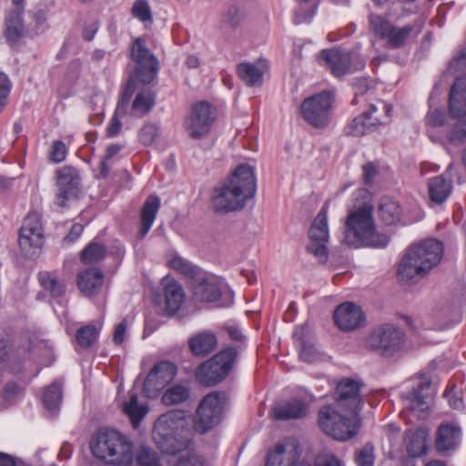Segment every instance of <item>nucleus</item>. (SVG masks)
I'll list each match as a JSON object with an SVG mask.
<instances>
[{
	"label": "nucleus",
	"instance_id": "nucleus-1",
	"mask_svg": "<svg viewBox=\"0 0 466 466\" xmlns=\"http://www.w3.org/2000/svg\"><path fill=\"white\" fill-rule=\"evenodd\" d=\"M130 59L135 66L128 74L127 81L120 91L116 109L106 127V137L109 138L119 135L122 123L120 117L128 115L130 100L137 84L149 85L158 75L160 68L157 57L147 47L143 37H137L130 46Z\"/></svg>",
	"mask_w": 466,
	"mask_h": 466
},
{
	"label": "nucleus",
	"instance_id": "nucleus-2",
	"mask_svg": "<svg viewBox=\"0 0 466 466\" xmlns=\"http://www.w3.org/2000/svg\"><path fill=\"white\" fill-rule=\"evenodd\" d=\"M256 192L255 167L239 164L230 177L214 188L211 202L216 213L227 214L243 209Z\"/></svg>",
	"mask_w": 466,
	"mask_h": 466
},
{
	"label": "nucleus",
	"instance_id": "nucleus-3",
	"mask_svg": "<svg viewBox=\"0 0 466 466\" xmlns=\"http://www.w3.org/2000/svg\"><path fill=\"white\" fill-rule=\"evenodd\" d=\"M152 435L158 449L166 454L176 455L193 444V431L181 411L162 414L155 422Z\"/></svg>",
	"mask_w": 466,
	"mask_h": 466
},
{
	"label": "nucleus",
	"instance_id": "nucleus-4",
	"mask_svg": "<svg viewBox=\"0 0 466 466\" xmlns=\"http://www.w3.org/2000/svg\"><path fill=\"white\" fill-rule=\"evenodd\" d=\"M443 253L442 242L435 238L410 246L398 268L399 279L404 282L422 278L441 262Z\"/></svg>",
	"mask_w": 466,
	"mask_h": 466
},
{
	"label": "nucleus",
	"instance_id": "nucleus-5",
	"mask_svg": "<svg viewBox=\"0 0 466 466\" xmlns=\"http://www.w3.org/2000/svg\"><path fill=\"white\" fill-rule=\"evenodd\" d=\"M372 208L361 206L349 213L344 224L343 242L353 248L370 247L383 248L390 237L376 230Z\"/></svg>",
	"mask_w": 466,
	"mask_h": 466
},
{
	"label": "nucleus",
	"instance_id": "nucleus-6",
	"mask_svg": "<svg viewBox=\"0 0 466 466\" xmlns=\"http://www.w3.org/2000/svg\"><path fill=\"white\" fill-rule=\"evenodd\" d=\"M95 457L108 464L129 465L133 461V444L115 430H99L90 442Z\"/></svg>",
	"mask_w": 466,
	"mask_h": 466
},
{
	"label": "nucleus",
	"instance_id": "nucleus-7",
	"mask_svg": "<svg viewBox=\"0 0 466 466\" xmlns=\"http://www.w3.org/2000/svg\"><path fill=\"white\" fill-rule=\"evenodd\" d=\"M190 289L195 300L215 302L220 308L230 307L234 303V292L227 284L201 271L191 282Z\"/></svg>",
	"mask_w": 466,
	"mask_h": 466
},
{
	"label": "nucleus",
	"instance_id": "nucleus-8",
	"mask_svg": "<svg viewBox=\"0 0 466 466\" xmlns=\"http://www.w3.org/2000/svg\"><path fill=\"white\" fill-rule=\"evenodd\" d=\"M238 355L236 347L225 348L198 367L196 370L198 380L208 387L221 382L231 371Z\"/></svg>",
	"mask_w": 466,
	"mask_h": 466
},
{
	"label": "nucleus",
	"instance_id": "nucleus-9",
	"mask_svg": "<svg viewBox=\"0 0 466 466\" xmlns=\"http://www.w3.org/2000/svg\"><path fill=\"white\" fill-rule=\"evenodd\" d=\"M228 395L225 391H212L207 394L199 402L194 416V430L205 434L222 419L225 407L228 403Z\"/></svg>",
	"mask_w": 466,
	"mask_h": 466
},
{
	"label": "nucleus",
	"instance_id": "nucleus-10",
	"mask_svg": "<svg viewBox=\"0 0 466 466\" xmlns=\"http://www.w3.org/2000/svg\"><path fill=\"white\" fill-rule=\"evenodd\" d=\"M341 414L331 406L322 408L319 412V424L321 430L332 439L344 441L354 437L358 432V415L344 411Z\"/></svg>",
	"mask_w": 466,
	"mask_h": 466
},
{
	"label": "nucleus",
	"instance_id": "nucleus-11",
	"mask_svg": "<svg viewBox=\"0 0 466 466\" xmlns=\"http://www.w3.org/2000/svg\"><path fill=\"white\" fill-rule=\"evenodd\" d=\"M392 106L384 101L370 104L368 110L354 117L344 128L346 136L364 137L386 124L391 117Z\"/></svg>",
	"mask_w": 466,
	"mask_h": 466
},
{
	"label": "nucleus",
	"instance_id": "nucleus-12",
	"mask_svg": "<svg viewBox=\"0 0 466 466\" xmlns=\"http://www.w3.org/2000/svg\"><path fill=\"white\" fill-rule=\"evenodd\" d=\"M406 339L399 327L385 323L375 328L367 337V347L383 357H391L400 351Z\"/></svg>",
	"mask_w": 466,
	"mask_h": 466
},
{
	"label": "nucleus",
	"instance_id": "nucleus-13",
	"mask_svg": "<svg viewBox=\"0 0 466 466\" xmlns=\"http://www.w3.org/2000/svg\"><path fill=\"white\" fill-rule=\"evenodd\" d=\"M334 94L323 90L305 98L300 105V114L304 120L315 128L326 127L331 116Z\"/></svg>",
	"mask_w": 466,
	"mask_h": 466
},
{
	"label": "nucleus",
	"instance_id": "nucleus-14",
	"mask_svg": "<svg viewBox=\"0 0 466 466\" xmlns=\"http://www.w3.org/2000/svg\"><path fill=\"white\" fill-rule=\"evenodd\" d=\"M44 243V229L38 213H29L19 230L18 244L22 253L28 258H35Z\"/></svg>",
	"mask_w": 466,
	"mask_h": 466
},
{
	"label": "nucleus",
	"instance_id": "nucleus-15",
	"mask_svg": "<svg viewBox=\"0 0 466 466\" xmlns=\"http://www.w3.org/2000/svg\"><path fill=\"white\" fill-rule=\"evenodd\" d=\"M300 453L295 446L292 451H287L283 443H277L274 450L267 455L265 466H311L308 462L299 461ZM314 466H344L343 462L335 455H327L321 461H316Z\"/></svg>",
	"mask_w": 466,
	"mask_h": 466
},
{
	"label": "nucleus",
	"instance_id": "nucleus-16",
	"mask_svg": "<svg viewBox=\"0 0 466 466\" xmlns=\"http://www.w3.org/2000/svg\"><path fill=\"white\" fill-rule=\"evenodd\" d=\"M329 237L327 210L322 208L309 229V243L306 247L308 253L316 257L320 263H325L328 260Z\"/></svg>",
	"mask_w": 466,
	"mask_h": 466
},
{
	"label": "nucleus",
	"instance_id": "nucleus-17",
	"mask_svg": "<svg viewBox=\"0 0 466 466\" xmlns=\"http://www.w3.org/2000/svg\"><path fill=\"white\" fill-rule=\"evenodd\" d=\"M215 119L216 109L208 101H200L192 106L185 125L192 138L200 139L209 133Z\"/></svg>",
	"mask_w": 466,
	"mask_h": 466
},
{
	"label": "nucleus",
	"instance_id": "nucleus-18",
	"mask_svg": "<svg viewBox=\"0 0 466 466\" xmlns=\"http://www.w3.org/2000/svg\"><path fill=\"white\" fill-rule=\"evenodd\" d=\"M81 177L79 170L72 166H65L56 171V201L59 207H66L67 202L77 198L80 192Z\"/></svg>",
	"mask_w": 466,
	"mask_h": 466
},
{
	"label": "nucleus",
	"instance_id": "nucleus-19",
	"mask_svg": "<svg viewBox=\"0 0 466 466\" xmlns=\"http://www.w3.org/2000/svg\"><path fill=\"white\" fill-rule=\"evenodd\" d=\"M361 386L360 381L350 378H344L339 381L336 387L338 405L342 408L343 411L359 415L363 406L360 394Z\"/></svg>",
	"mask_w": 466,
	"mask_h": 466
},
{
	"label": "nucleus",
	"instance_id": "nucleus-20",
	"mask_svg": "<svg viewBox=\"0 0 466 466\" xmlns=\"http://www.w3.org/2000/svg\"><path fill=\"white\" fill-rule=\"evenodd\" d=\"M177 367L170 361H161L153 366L143 384L144 393L156 397L176 376Z\"/></svg>",
	"mask_w": 466,
	"mask_h": 466
},
{
	"label": "nucleus",
	"instance_id": "nucleus-21",
	"mask_svg": "<svg viewBox=\"0 0 466 466\" xmlns=\"http://www.w3.org/2000/svg\"><path fill=\"white\" fill-rule=\"evenodd\" d=\"M319 58L337 77L364 67V63L359 61V66L353 68L351 52L341 47L323 49L319 53Z\"/></svg>",
	"mask_w": 466,
	"mask_h": 466
},
{
	"label": "nucleus",
	"instance_id": "nucleus-22",
	"mask_svg": "<svg viewBox=\"0 0 466 466\" xmlns=\"http://www.w3.org/2000/svg\"><path fill=\"white\" fill-rule=\"evenodd\" d=\"M335 324L344 331H351L364 325L366 317L361 308L353 302L339 304L333 314Z\"/></svg>",
	"mask_w": 466,
	"mask_h": 466
},
{
	"label": "nucleus",
	"instance_id": "nucleus-23",
	"mask_svg": "<svg viewBox=\"0 0 466 466\" xmlns=\"http://www.w3.org/2000/svg\"><path fill=\"white\" fill-rule=\"evenodd\" d=\"M461 428L454 422H443L437 430L435 449L441 455H450L461 442Z\"/></svg>",
	"mask_w": 466,
	"mask_h": 466
},
{
	"label": "nucleus",
	"instance_id": "nucleus-24",
	"mask_svg": "<svg viewBox=\"0 0 466 466\" xmlns=\"http://www.w3.org/2000/svg\"><path fill=\"white\" fill-rule=\"evenodd\" d=\"M163 296L165 315L174 317L185 302V290L182 285L173 279L163 280Z\"/></svg>",
	"mask_w": 466,
	"mask_h": 466
},
{
	"label": "nucleus",
	"instance_id": "nucleus-25",
	"mask_svg": "<svg viewBox=\"0 0 466 466\" xmlns=\"http://www.w3.org/2000/svg\"><path fill=\"white\" fill-rule=\"evenodd\" d=\"M431 381H420L416 387L403 394V399L407 401L409 408L419 417H422L430 410L429 390Z\"/></svg>",
	"mask_w": 466,
	"mask_h": 466
},
{
	"label": "nucleus",
	"instance_id": "nucleus-26",
	"mask_svg": "<svg viewBox=\"0 0 466 466\" xmlns=\"http://www.w3.org/2000/svg\"><path fill=\"white\" fill-rule=\"evenodd\" d=\"M308 404L300 399H292L272 409V414L277 420H299L306 417Z\"/></svg>",
	"mask_w": 466,
	"mask_h": 466
},
{
	"label": "nucleus",
	"instance_id": "nucleus-27",
	"mask_svg": "<svg viewBox=\"0 0 466 466\" xmlns=\"http://www.w3.org/2000/svg\"><path fill=\"white\" fill-rule=\"evenodd\" d=\"M14 5L15 8L11 10L5 17V30L6 41L11 45L15 44L24 35L25 31L22 19V15L25 10V3Z\"/></svg>",
	"mask_w": 466,
	"mask_h": 466
},
{
	"label": "nucleus",
	"instance_id": "nucleus-28",
	"mask_svg": "<svg viewBox=\"0 0 466 466\" xmlns=\"http://www.w3.org/2000/svg\"><path fill=\"white\" fill-rule=\"evenodd\" d=\"M191 353L196 357H206L217 348L216 335L208 330L193 334L187 341Z\"/></svg>",
	"mask_w": 466,
	"mask_h": 466
},
{
	"label": "nucleus",
	"instance_id": "nucleus-29",
	"mask_svg": "<svg viewBox=\"0 0 466 466\" xmlns=\"http://www.w3.org/2000/svg\"><path fill=\"white\" fill-rule=\"evenodd\" d=\"M449 113L453 118H461L466 116V85L461 78H456L451 87Z\"/></svg>",
	"mask_w": 466,
	"mask_h": 466
},
{
	"label": "nucleus",
	"instance_id": "nucleus-30",
	"mask_svg": "<svg viewBox=\"0 0 466 466\" xmlns=\"http://www.w3.org/2000/svg\"><path fill=\"white\" fill-rule=\"evenodd\" d=\"M104 282L103 271L99 268H86L77 274V287L86 296L96 294Z\"/></svg>",
	"mask_w": 466,
	"mask_h": 466
},
{
	"label": "nucleus",
	"instance_id": "nucleus-31",
	"mask_svg": "<svg viewBox=\"0 0 466 466\" xmlns=\"http://www.w3.org/2000/svg\"><path fill=\"white\" fill-rule=\"evenodd\" d=\"M160 208V198L157 196H149L140 212V229L138 237L144 238L149 232Z\"/></svg>",
	"mask_w": 466,
	"mask_h": 466
},
{
	"label": "nucleus",
	"instance_id": "nucleus-32",
	"mask_svg": "<svg viewBox=\"0 0 466 466\" xmlns=\"http://www.w3.org/2000/svg\"><path fill=\"white\" fill-rule=\"evenodd\" d=\"M430 199L436 203H443L451 192V182L444 178L443 176H437L429 180Z\"/></svg>",
	"mask_w": 466,
	"mask_h": 466
},
{
	"label": "nucleus",
	"instance_id": "nucleus-33",
	"mask_svg": "<svg viewBox=\"0 0 466 466\" xmlns=\"http://www.w3.org/2000/svg\"><path fill=\"white\" fill-rule=\"evenodd\" d=\"M156 99L157 94L155 91L150 88L143 89L136 95L131 104V109L139 116H144L153 109Z\"/></svg>",
	"mask_w": 466,
	"mask_h": 466
},
{
	"label": "nucleus",
	"instance_id": "nucleus-34",
	"mask_svg": "<svg viewBox=\"0 0 466 466\" xmlns=\"http://www.w3.org/2000/svg\"><path fill=\"white\" fill-rule=\"evenodd\" d=\"M379 213L385 224L393 225L400 220L402 209L393 198H383L379 206Z\"/></svg>",
	"mask_w": 466,
	"mask_h": 466
},
{
	"label": "nucleus",
	"instance_id": "nucleus-35",
	"mask_svg": "<svg viewBox=\"0 0 466 466\" xmlns=\"http://www.w3.org/2000/svg\"><path fill=\"white\" fill-rule=\"evenodd\" d=\"M407 452L410 457L420 458L427 453V434L421 429L410 432L407 446Z\"/></svg>",
	"mask_w": 466,
	"mask_h": 466
},
{
	"label": "nucleus",
	"instance_id": "nucleus-36",
	"mask_svg": "<svg viewBox=\"0 0 466 466\" xmlns=\"http://www.w3.org/2000/svg\"><path fill=\"white\" fill-rule=\"evenodd\" d=\"M237 73L248 86H259L263 82V72L251 63L243 62L238 65Z\"/></svg>",
	"mask_w": 466,
	"mask_h": 466
},
{
	"label": "nucleus",
	"instance_id": "nucleus-37",
	"mask_svg": "<svg viewBox=\"0 0 466 466\" xmlns=\"http://www.w3.org/2000/svg\"><path fill=\"white\" fill-rule=\"evenodd\" d=\"M25 395V388L14 380L7 381L0 391V407L7 408Z\"/></svg>",
	"mask_w": 466,
	"mask_h": 466
},
{
	"label": "nucleus",
	"instance_id": "nucleus-38",
	"mask_svg": "<svg viewBox=\"0 0 466 466\" xmlns=\"http://www.w3.org/2000/svg\"><path fill=\"white\" fill-rule=\"evenodd\" d=\"M38 280L40 285L53 297L60 298L66 292V286L63 281L59 280L57 277L48 271L40 272L38 274Z\"/></svg>",
	"mask_w": 466,
	"mask_h": 466
},
{
	"label": "nucleus",
	"instance_id": "nucleus-39",
	"mask_svg": "<svg viewBox=\"0 0 466 466\" xmlns=\"http://www.w3.org/2000/svg\"><path fill=\"white\" fill-rule=\"evenodd\" d=\"M168 264L174 270L190 279V282L202 271L199 267L178 255H174Z\"/></svg>",
	"mask_w": 466,
	"mask_h": 466
},
{
	"label": "nucleus",
	"instance_id": "nucleus-40",
	"mask_svg": "<svg viewBox=\"0 0 466 466\" xmlns=\"http://www.w3.org/2000/svg\"><path fill=\"white\" fill-rule=\"evenodd\" d=\"M413 30L414 25L410 24L405 25L401 28L393 25L385 38L388 46L392 49L402 47Z\"/></svg>",
	"mask_w": 466,
	"mask_h": 466
},
{
	"label": "nucleus",
	"instance_id": "nucleus-41",
	"mask_svg": "<svg viewBox=\"0 0 466 466\" xmlns=\"http://www.w3.org/2000/svg\"><path fill=\"white\" fill-rule=\"evenodd\" d=\"M106 254L104 244L97 242L89 243L80 253V260L84 264H96L103 260Z\"/></svg>",
	"mask_w": 466,
	"mask_h": 466
},
{
	"label": "nucleus",
	"instance_id": "nucleus-42",
	"mask_svg": "<svg viewBox=\"0 0 466 466\" xmlns=\"http://www.w3.org/2000/svg\"><path fill=\"white\" fill-rule=\"evenodd\" d=\"M123 410L135 427L141 422L147 413V409L138 404L137 394L130 395L129 400L124 404Z\"/></svg>",
	"mask_w": 466,
	"mask_h": 466
},
{
	"label": "nucleus",
	"instance_id": "nucleus-43",
	"mask_svg": "<svg viewBox=\"0 0 466 466\" xmlns=\"http://www.w3.org/2000/svg\"><path fill=\"white\" fill-rule=\"evenodd\" d=\"M189 398V390L187 387L176 384L168 388L162 396V402L167 406L180 404Z\"/></svg>",
	"mask_w": 466,
	"mask_h": 466
},
{
	"label": "nucleus",
	"instance_id": "nucleus-44",
	"mask_svg": "<svg viewBox=\"0 0 466 466\" xmlns=\"http://www.w3.org/2000/svg\"><path fill=\"white\" fill-rule=\"evenodd\" d=\"M62 401V389L59 383L53 382L43 392L42 402L48 410H54Z\"/></svg>",
	"mask_w": 466,
	"mask_h": 466
},
{
	"label": "nucleus",
	"instance_id": "nucleus-45",
	"mask_svg": "<svg viewBox=\"0 0 466 466\" xmlns=\"http://www.w3.org/2000/svg\"><path fill=\"white\" fill-rule=\"evenodd\" d=\"M76 340L82 349L90 348L98 338V329L94 324H87L79 328L76 332Z\"/></svg>",
	"mask_w": 466,
	"mask_h": 466
},
{
	"label": "nucleus",
	"instance_id": "nucleus-46",
	"mask_svg": "<svg viewBox=\"0 0 466 466\" xmlns=\"http://www.w3.org/2000/svg\"><path fill=\"white\" fill-rule=\"evenodd\" d=\"M137 466H161L157 453L147 446L141 445L136 454Z\"/></svg>",
	"mask_w": 466,
	"mask_h": 466
},
{
	"label": "nucleus",
	"instance_id": "nucleus-47",
	"mask_svg": "<svg viewBox=\"0 0 466 466\" xmlns=\"http://www.w3.org/2000/svg\"><path fill=\"white\" fill-rule=\"evenodd\" d=\"M130 13L134 18L141 23L153 22L152 10L147 0H136L133 3Z\"/></svg>",
	"mask_w": 466,
	"mask_h": 466
},
{
	"label": "nucleus",
	"instance_id": "nucleus-48",
	"mask_svg": "<svg viewBox=\"0 0 466 466\" xmlns=\"http://www.w3.org/2000/svg\"><path fill=\"white\" fill-rule=\"evenodd\" d=\"M370 26L373 33L382 39H385L389 35L393 25L382 16L375 14L370 15L369 17Z\"/></svg>",
	"mask_w": 466,
	"mask_h": 466
},
{
	"label": "nucleus",
	"instance_id": "nucleus-49",
	"mask_svg": "<svg viewBox=\"0 0 466 466\" xmlns=\"http://www.w3.org/2000/svg\"><path fill=\"white\" fill-rule=\"evenodd\" d=\"M245 18L244 14L240 9L233 5L228 6L227 11L224 13L222 22L232 29H236L240 25Z\"/></svg>",
	"mask_w": 466,
	"mask_h": 466
},
{
	"label": "nucleus",
	"instance_id": "nucleus-50",
	"mask_svg": "<svg viewBox=\"0 0 466 466\" xmlns=\"http://www.w3.org/2000/svg\"><path fill=\"white\" fill-rule=\"evenodd\" d=\"M448 140L454 145L461 144L466 139V118L458 119L447 133Z\"/></svg>",
	"mask_w": 466,
	"mask_h": 466
},
{
	"label": "nucleus",
	"instance_id": "nucleus-51",
	"mask_svg": "<svg viewBox=\"0 0 466 466\" xmlns=\"http://www.w3.org/2000/svg\"><path fill=\"white\" fill-rule=\"evenodd\" d=\"M374 448L370 443H366L356 451L355 463L357 466H374Z\"/></svg>",
	"mask_w": 466,
	"mask_h": 466
},
{
	"label": "nucleus",
	"instance_id": "nucleus-52",
	"mask_svg": "<svg viewBox=\"0 0 466 466\" xmlns=\"http://www.w3.org/2000/svg\"><path fill=\"white\" fill-rule=\"evenodd\" d=\"M157 126L153 123H147L140 129L138 138L143 145L149 146L152 143H154V141L157 137Z\"/></svg>",
	"mask_w": 466,
	"mask_h": 466
},
{
	"label": "nucleus",
	"instance_id": "nucleus-53",
	"mask_svg": "<svg viewBox=\"0 0 466 466\" xmlns=\"http://www.w3.org/2000/svg\"><path fill=\"white\" fill-rule=\"evenodd\" d=\"M11 89L12 83L8 76L4 72H0V113L7 104Z\"/></svg>",
	"mask_w": 466,
	"mask_h": 466
},
{
	"label": "nucleus",
	"instance_id": "nucleus-54",
	"mask_svg": "<svg viewBox=\"0 0 466 466\" xmlns=\"http://www.w3.org/2000/svg\"><path fill=\"white\" fill-rule=\"evenodd\" d=\"M299 357L302 360L306 362H312L314 361L316 356H317V350L315 347L306 341V339L300 336L299 339Z\"/></svg>",
	"mask_w": 466,
	"mask_h": 466
},
{
	"label": "nucleus",
	"instance_id": "nucleus-55",
	"mask_svg": "<svg viewBox=\"0 0 466 466\" xmlns=\"http://www.w3.org/2000/svg\"><path fill=\"white\" fill-rule=\"evenodd\" d=\"M67 153V148L65 143L61 140H55L52 145L49 158L54 163H60L65 160Z\"/></svg>",
	"mask_w": 466,
	"mask_h": 466
},
{
	"label": "nucleus",
	"instance_id": "nucleus-56",
	"mask_svg": "<svg viewBox=\"0 0 466 466\" xmlns=\"http://www.w3.org/2000/svg\"><path fill=\"white\" fill-rule=\"evenodd\" d=\"M428 124L432 127H438L444 125L446 114L443 110L434 109L428 114Z\"/></svg>",
	"mask_w": 466,
	"mask_h": 466
},
{
	"label": "nucleus",
	"instance_id": "nucleus-57",
	"mask_svg": "<svg viewBox=\"0 0 466 466\" xmlns=\"http://www.w3.org/2000/svg\"><path fill=\"white\" fill-rule=\"evenodd\" d=\"M466 68V52L462 51L449 62V70L452 73L462 71Z\"/></svg>",
	"mask_w": 466,
	"mask_h": 466
},
{
	"label": "nucleus",
	"instance_id": "nucleus-58",
	"mask_svg": "<svg viewBox=\"0 0 466 466\" xmlns=\"http://www.w3.org/2000/svg\"><path fill=\"white\" fill-rule=\"evenodd\" d=\"M352 87L356 96H362L370 90L369 80L367 78H355L352 82Z\"/></svg>",
	"mask_w": 466,
	"mask_h": 466
},
{
	"label": "nucleus",
	"instance_id": "nucleus-59",
	"mask_svg": "<svg viewBox=\"0 0 466 466\" xmlns=\"http://www.w3.org/2000/svg\"><path fill=\"white\" fill-rule=\"evenodd\" d=\"M127 319H122L116 327L114 334H113V341L116 345H121L125 339V334L127 330Z\"/></svg>",
	"mask_w": 466,
	"mask_h": 466
},
{
	"label": "nucleus",
	"instance_id": "nucleus-60",
	"mask_svg": "<svg viewBox=\"0 0 466 466\" xmlns=\"http://www.w3.org/2000/svg\"><path fill=\"white\" fill-rule=\"evenodd\" d=\"M99 28V25L97 22H92L90 24H86L83 29L82 37L86 41H92Z\"/></svg>",
	"mask_w": 466,
	"mask_h": 466
},
{
	"label": "nucleus",
	"instance_id": "nucleus-61",
	"mask_svg": "<svg viewBox=\"0 0 466 466\" xmlns=\"http://www.w3.org/2000/svg\"><path fill=\"white\" fill-rule=\"evenodd\" d=\"M362 170H363L364 183L370 184L372 182L373 178L375 177V176L377 175L376 167L372 163L369 162V163H366L362 167Z\"/></svg>",
	"mask_w": 466,
	"mask_h": 466
},
{
	"label": "nucleus",
	"instance_id": "nucleus-62",
	"mask_svg": "<svg viewBox=\"0 0 466 466\" xmlns=\"http://www.w3.org/2000/svg\"><path fill=\"white\" fill-rule=\"evenodd\" d=\"M455 388V385L452 386V389L447 392L448 400L450 403V406L455 410H461L464 407V401L461 397H459L456 395V393H453L452 390Z\"/></svg>",
	"mask_w": 466,
	"mask_h": 466
},
{
	"label": "nucleus",
	"instance_id": "nucleus-63",
	"mask_svg": "<svg viewBox=\"0 0 466 466\" xmlns=\"http://www.w3.org/2000/svg\"><path fill=\"white\" fill-rule=\"evenodd\" d=\"M84 228L81 224L76 223L72 225L68 234L65 238V240L69 242L76 241L83 233Z\"/></svg>",
	"mask_w": 466,
	"mask_h": 466
},
{
	"label": "nucleus",
	"instance_id": "nucleus-64",
	"mask_svg": "<svg viewBox=\"0 0 466 466\" xmlns=\"http://www.w3.org/2000/svg\"><path fill=\"white\" fill-rule=\"evenodd\" d=\"M122 148L123 146L119 144H111L107 146L104 158L109 160L110 158L117 155Z\"/></svg>",
	"mask_w": 466,
	"mask_h": 466
}]
</instances>
